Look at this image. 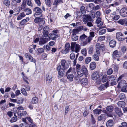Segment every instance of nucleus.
I'll return each mask as SVG.
<instances>
[{
	"label": "nucleus",
	"mask_w": 127,
	"mask_h": 127,
	"mask_svg": "<svg viewBox=\"0 0 127 127\" xmlns=\"http://www.w3.org/2000/svg\"><path fill=\"white\" fill-rule=\"evenodd\" d=\"M127 84L126 82L124 80H122L120 81L119 83L118 87V88H120L121 86H124Z\"/></svg>",
	"instance_id": "obj_19"
},
{
	"label": "nucleus",
	"mask_w": 127,
	"mask_h": 127,
	"mask_svg": "<svg viewBox=\"0 0 127 127\" xmlns=\"http://www.w3.org/2000/svg\"><path fill=\"white\" fill-rule=\"evenodd\" d=\"M43 48L46 49L48 51L50 50L51 49V47L48 45H44L43 46Z\"/></svg>",
	"instance_id": "obj_61"
},
{
	"label": "nucleus",
	"mask_w": 127,
	"mask_h": 127,
	"mask_svg": "<svg viewBox=\"0 0 127 127\" xmlns=\"http://www.w3.org/2000/svg\"><path fill=\"white\" fill-rule=\"evenodd\" d=\"M102 110L100 109H96L93 110L94 113L96 115H98L101 113Z\"/></svg>",
	"instance_id": "obj_30"
},
{
	"label": "nucleus",
	"mask_w": 127,
	"mask_h": 127,
	"mask_svg": "<svg viewBox=\"0 0 127 127\" xmlns=\"http://www.w3.org/2000/svg\"><path fill=\"white\" fill-rule=\"evenodd\" d=\"M49 30V28L47 26L44 27L43 29V34L45 37H46L48 35L49 32L48 31Z\"/></svg>",
	"instance_id": "obj_12"
},
{
	"label": "nucleus",
	"mask_w": 127,
	"mask_h": 127,
	"mask_svg": "<svg viewBox=\"0 0 127 127\" xmlns=\"http://www.w3.org/2000/svg\"><path fill=\"white\" fill-rule=\"evenodd\" d=\"M106 109L108 111L111 112L113 111L114 107L112 105H109L106 107Z\"/></svg>",
	"instance_id": "obj_25"
},
{
	"label": "nucleus",
	"mask_w": 127,
	"mask_h": 127,
	"mask_svg": "<svg viewBox=\"0 0 127 127\" xmlns=\"http://www.w3.org/2000/svg\"><path fill=\"white\" fill-rule=\"evenodd\" d=\"M116 42L114 40H112L110 41L109 43L110 46L112 48L116 46Z\"/></svg>",
	"instance_id": "obj_23"
},
{
	"label": "nucleus",
	"mask_w": 127,
	"mask_h": 127,
	"mask_svg": "<svg viewBox=\"0 0 127 127\" xmlns=\"http://www.w3.org/2000/svg\"><path fill=\"white\" fill-rule=\"evenodd\" d=\"M17 2L15 0H13L11 2L12 5L13 6H15L17 5Z\"/></svg>",
	"instance_id": "obj_60"
},
{
	"label": "nucleus",
	"mask_w": 127,
	"mask_h": 127,
	"mask_svg": "<svg viewBox=\"0 0 127 127\" xmlns=\"http://www.w3.org/2000/svg\"><path fill=\"white\" fill-rule=\"evenodd\" d=\"M81 53L83 55L86 56L87 55V50L86 48L82 49L81 51Z\"/></svg>",
	"instance_id": "obj_41"
},
{
	"label": "nucleus",
	"mask_w": 127,
	"mask_h": 127,
	"mask_svg": "<svg viewBox=\"0 0 127 127\" xmlns=\"http://www.w3.org/2000/svg\"><path fill=\"white\" fill-rule=\"evenodd\" d=\"M92 39L90 37H88L86 39V41H84L83 43L85 45H86L87 43H90L91 41L92 40Z\"/></svg>",
	"instance_id": "obj_33"
},
{
	"label": "nucleus",
	"mask_w": 127,
	"mask_h": 127,
	"mask_svg": "<svg viewBox=\"0 0 127 127\" xmlns=\"http://www.w3.org/2000/svg\"><path fill=\"white\" fill-rule=\"evenodd\" d=\"M121 91L123 92H127V84L123 86L121 89Z\"/></svg>",
	"instance_id": "obj_42"
},
{
	"label": "nucleus",
	"mask_w": 127,
	"mask_h": 127,
	"mask_svg": "<svg viewBox=\"0 0 127 127\" xmlns=\"http://www.w3.org/2000/svg\"><path fill=\"white\" fill-rule=\"evenodd\" d=\"M70 48V44L68 43H66L65 45V49L62 50V52L63 54H66L68 53L69 51Z\"/></svg>",
	"instance_id": "obj_9"
},
{
	"label": "nucleus",
	"mask_w": 127,
	"mask_h": 127,
	"mask_svg": "<svg viewBox=\"0 0 127 127\" xmlns=\"http://www.w3.org/2000/svg\"><path fill=\"white\" fill-rule=\"evenodd\" d=\"M58 32L57 30H53L52 32L50 33L47 36L49 38L52 40H55L59 37V35L57 34Z\"/></svg>",
	"instance_id": "obj_3"
},
{
	"label": "nucleus",
	"mask_w": 127,
	"mask_h": 127,
	"mask_svg": "<svg viewBox=\"0 0 127 127\" xmlns=\"http://www.w3.org/2000/svg\"><path fill=\"white\" fill-rule=\"evenodd\" d=\"M66 62V61L64 60H63L61 61V64L62 65V67L63 68H64Z\"/></svg>",
	"instance_id": "obj_51"
},
{
	"label": "nucleus",
	"mask_w": 127,
	"mask_h": 127,
	"mask_svg": "<svg viewBox=\"0 0 127 127\" xmlns=\"http://www.w3.org/2000/svg\"><path fill=\"white\" fill-rule=\"evenodd\" d=\"M113 124V120H109L107 122L106 125L107 127H112Z\"/></svg>",
	"instance_id": "obj_20"
},
{
	"label": "nucleus",
	"mask_w": 127,
	"mask_h": 127,
	"mask_svg": "<svg viewBox=\"0 0 127 127\" xmlns=\"http://www.w3.org/2000/svg\"><path fill=\"white\" fill-rule=\"evenodd\" d=\"M93 52V48L92 47H90L88 51V53L90 54H92Z\"/></svg>",
	"instance_id": "obj_54"
},
{
	"label": "nucleus",
	"mask_w": 127,
	"mask_h": 127,
	"mask_svg": "<svg viewBox=\"0 0 127 127\" xmlns=\"http://www.w3.org/2000/svg\"><path fill=\"white\" fill-rule=\"evenodd\" d=\"M25 57L26 58L28 59L29 60L32 56L30 54L28 53H26L25 54Z\"/></svg>",
	"instance_id": "obj_44"
},
{
	"label": "nucleus",
	"mask_w": 127,
	"mask_h": 127,
	"mask_svg": "<svg viewBox=\"0 0 127 127\" xmlns=\"http://www.w3.org/2000/svg\"><path fill=\"white\" fill-rule=\"evenodd\" d=\"M98 89L99 90L102 91L105 89V86L104 85H102L99 87L98 88Z\"/></svg>",
	"instance_id": "obj_62"
},
{
	"label": "nucleus",
	"mask_w": 127,
	"mask_h": 127,
	"mask_svg": "<svg viewBox=\"0 0 127 127\" xmlns=\"http://www.w3.org/2000/svg\"><path fill=\"white\" fill-rule=\"evenodd\" d=\"M30 20V18L29 17H27L26 19H24L22 20L20 23V24L21 25H24L27 22Z\"/></svg>",
	"instance_id": "obj_22"
},
{
	"label": "nucleus",
	"mask_w": 127,
	"mask_h": 127,
	"mask_svg": "<svg viewBox=\"0 0 127 127\" xmlns=\"http://www.w3.org/2000/svg\"><path fill=\"white\" fill-rule=\"evenodd\" d=\"M71 52L77 53L79 52L81 49L80 46L79 44H76L75 42H72L71 43Z\"/></svg>",
	"instance_id": "obj_2"
},
{
	"label": "nucleus",
	"mask_w": 127,
	"mask_h": 127,
	"mask_svg": "<svg viewBox=\"0 0 127 127\" xmlns=\"http://www.w3.org/2000/svg\"><path fill=\"white\" fill-rule=\"evenodd\" d=\"M121 55V53L120 52H118L117 50H116L114 51L113 53V58L114 59H115L116 57H120Z\"/></svg>",
	"instance_id": "obj_15"
},
{
	"label": "nucleus",
	"mask_w": 127,
	"mask_h": 127,
	"mask_svg": "<svg viewBox=\"0 0 127 127\" xmlns=\"http://www.w3.org/2000/svg\"><path fill=\"white\" fill-rule=\"evenodd\" d=\"M123 35V34L121 32H117L116 33V38L119 41H122L125 39V38L121 37Z\"/></svg>",
	"instance_id": "obj_16"
},
{
	"label": "nucleus",
	"mask_w": 127,
	"mask_h": 127,
	"mask_svg": "<svg viewBox=\"0 0 127 127\" xmlns=\"http://www.w3.org/2000/svg\"><path fill=\"white\" fill-rule=\"evenodd\" d=\"M125 103L123 101H119L118 103V105L120 107H123L125 105Z\"/></svg>",
	"instance_id": "obj_26"
},
{
	"label": "nucleus",
	"mask_w": 127,
	"mask_h": 127,
	"mask_svg": "<svg viewBox=\"0 0 127 127\" xmlns=\"http://www.w3.org/2000/svg\"><path fill=\"white\" fill-rule=\"evenodd\" d=\"M17 116L13 117L10 120V122L11 123H13L16 122L17 120Z\"/></svg>",
	"instance_id": "obj_49"
},
{
	"label": "nucleus",
	"mask_w": 127,
	"mask_h": 127,
	"mask_svg": "<svg viewBox=\"0 0 127 127\" xmlns=\"http://www.w3.org/2000/svg\"><path fill=\"white\" fill-rule=\"evenodd\" d=\"M22 121L28 124L33 122L32 120L30 117H27L25 118H23Z\"/></svg>",
	"instance_id": "obj_14"
},
{
	"label": "nucleus",
	"mask_w": 127,
	"mask_h": 127,
	"mask_svg": "<svg viewBox=\"0 0 127 127\" xmlns=\"http://www.w3.org/2000/svg\"><path fill=\"white\" fill-rule=\"evenodd\" d=\"M121 15L123 17H125L127 16V7H123L120 11Z\"/></svg>",
	"instance_id": "obj_6"
},
{
	"label": "nucleus",
	"mask_w": 127,
	"mask_h": 127,
	"mask_svg": "<svg viewBox=\"0 0 127 127\" xmlns=\"http://www.w3.org/2000/svg\"><path fill=\"white\" fill-rule=\"evenodd\" d=\"M22 10V8L21 7H16L14 9V11L18 12H20L21 10Z\"/></svg>",
	"instance_id": "obj_46"
},
{
	"label": "nucleus",
	"mask_w": 127,
	"mask_h": 127,
	"mask_svg": "<svg viewBox=\"0 0 127 127\" xmlns=\"http://www.w3.org/2000/svg\"><path fill=\"white\" fill-rule=\"evenodd\" d=\"M101 19L100 18L98 17L97 19L96 23L97 24V26L99 27H100L103 25V22L101 21Z\"/></svg>",
	"instance_id": "obj_21"
},
{
	"label": "nucleus",
	"mask_w": 127,
	"mask_h": 127,
	"mask_svg": "<svg viewBox=\"0 0 127 127\" xmlns=\"http://www.w3.org/2000/svg\"><path fill=\"white\" fill-rule=\"evenodd\" d=\"M92 19L89 15H83V21L85 24H86L88 21H91Z\"/></svg>",
	"instance_id": "obj_10"
},
{
	"label": "nucleus",
	"mask_w": 127,
	"mask_h": 127,
	"mask_svg": "<svg viewBox=\"0 0 127 127\" xmlns=\"http://www.w3.org/2000/svg\"><path fill=\"white\" fill-rule=\"evenodd\" d=\"M36 18L34 20V22L35 23L38 24H44L45 22L42 19L40 18V17Z\"/></svg>",
	"instance_id": "obj_11"
},
{
	"label": "nucleus",
	"mask_w": 127,
	"mask_h": 127,
	"mask_svg": "<svg viewBox=\"0 0 127 127\" xmlns=\"http://www.w3.org/2000/svg\"><path fill=\"white\" fill-rule=\"evenodd\" d=\"M106 118V115L105 114H101L100 116L98 117V120L99 121L104 120Z\"/></svg>",
	"instance_id": "obj_28"
},
{
	"label": "nucleus",
	"mask_w": 127,
	"mask_h": 127,
	"mask_svg": "<svg viewBox=\"0 0 127 127\" xmlns=\"http://www.w3.org/2000/svg\"><path fill=\"white\" fill-rule=\"evenodd\" d=\"M33 11L35 12L34 14V16L35 17H40L42 15L41 13L42 11L38 7H35L33 9Z\"/></svg>",
	"instance_id": "obj_4"
},
{
	"label": "nucleus",
	"mask_w": 127,
	"mask_h": 127,
	"mask_svg": "<svg viewBox=\"0 0 127 127\" xmlns=\"http://www.w3.org/2000/svg\"><path fill=\"white\" fill-rule=\"evenodd\" d=\"M80 11L83 13L85 12L86 11V10L85 7L84 6H82L80 8Z\"/></svg>",
	"instance_id": "obj_63"
},
{
	"label": "nucleus",
	"mask_w": 127,
	"mask_h": 127,
	"mask_svg": "<svg viewBox=\"0 0 127 127\" xmlns=\"http://www.w3.org/2000/svg\"><path fill=\"white\" fill-rule=\"evenodd\" d=\"M25 12L26 15H28L31 14L32 13V11L29 8H27L24 9V10Z\"/></svg>",
	"instance_id": "obj_31"
},
{
	"label": "nucleus",
	"mask_w": 127,
	"mask_h": 127,
	"mask_svg": "<svg viewBox=\"0 0 127 127\" xmlns=\"http://www.w3.org/2000/svg\"><path fill=\"white\" fill-rule=\"evenodd\" d=\"M45 1L46 5L48 6H50L51 4L50 0H45Z\"/></svg>",
	"instance_id": "obj_55"
},
{
	"label": "nucleus",
	"mask_w": 127,
	"mask_h": 127,
	"mask_svg": "<svg viewBox=\"0 0 127 127\" xmlns=\"http://www.w3.org/2000/svg\"><path fill=\"white\" fill-rule=\"evenodd\" d=\"M91 58L90 57H87L85 60V63L86 64H88L91 61Z\"/></svg>",
	"instance_id": "obj_50"
},
{
	"label": "nucleus",
	"mask_w": 127,
	"mask_h": 127,
	"mask_svg": "<svg viewBox=\"0 0 127 127\" xmlns=\"http://www.w3.org/2000/svg\"><path fill=\"white\" fill-rule=\"evenodd\" d=\"M38 53L39 54L43 53L44 52V49L41 48H39L37 49Z\"/></svg>",
	"instance_id": "obj_56"
},
{
	"label": "nucleus",
	"mask_w": 127,
	"mask_h": 127,
	"mask_svg": "<svg viewBox=\"0 0 127 127\" xmlns=\"http://www.w3.org/2000/svg\"><path fill=\"white\" fill-rule=\"evenodd\" d=\"M72 38L73 41H75L78 40V36L74 33L73 32L72 33Z\"/></svg>",
	"instance_id": "obj_32"
},
{
	"label": "nucleus",
	"mask_w": 127,
	"mask_h": 127,
	"mask_svg": "<svg viewBox=\"0 0 127 127\" xmlns=\"http://www.w3.org/2000/svg\"><path fill=\"white\" fill-rule=\"evenodd\" d=\"M91 77L93 80H96L98 79L100 77L99 73L98 72H95L92 74Z\"/></svg>",
	"instance_id": "obj_7"
},
{
	"label": "nucleus",
	"mask_w": 127,
	"mask_h": 127,
	"mask_svg": "<svg viewBox=\"0 0 127 127\" xmlns=\"http://www.w3.org/2000/svg\"><path fill=\"white\" fill-rule=\"evenodd\" d=\"M106 32V30L105 29H103L99 31L98 33L99 35H101L105 33Z\"/></svg>",
	"instance_id": "obj_40"
},
{
	"label": "nucleus",
	"mask_w": 127,
	"mask_h": 127,
	"mask_svg": "<svg viewBox=\"0 0 127 127\" xmlns=\"http://www.w3.org/2000/svg\"><path fill=\"white\" fill-rule=\"evenodd\" d=\"M125 98V95L124 94L121 93L120 94L118 97V99L119 100H124Z\"/></svg>",
	"instance_id": "obj_29"
},
{
	"label": "nucleus",
	"mask_w": 127,
	"mask_h": 127,
	"mask_svg": "<svg viewBox=\"0 0 127 127\" xmlns=\"http://www.w3.org/2000/svg\"><path fill=\"white\" fill-rule=\"evenodd\" d=\"M21 92L25 96H27V94L24 88H22Z\"/></svg>",
	"instance_id": "obj_45"
},
{
	"label": "nucleus",
	"mask_w": 127,
	"mask_h": 127,
	"mask_svg": "<svg viewBox=\"0 0 127 127\" xmlns=\"http://www.w3.org/2000/svg\"><path fill=\"white\" fill-rule=\"evenodd\" d=\"M63 1L62 0H56L54 1L53 4L56 5L59 3H63Z\"/></svg>",
	"instance_id": "obj_39"
},
{
	"label": "nucleus",
	"mask_w": 127,
	"mask_h": 127,
	"mask_svg": "<svg viewBox=\"0 0 127 127\" xmlns=\"http://www.w3.org/2000/svg\"><path fill=\"white\" fill-rule=\"evenodd\" d=\"M29 127H36V126L34 124L33 122L28 124Z\"/></svg>",
	"instance_id": "obj_64"
},
{
	"label": "nucleus",
	"mask_w": 127,
	"mask_h": 127,
	"mask_svg": "<svg viewBox=\"0 0 127 127\" xmlns=\"http://www.w3.org/2000/svg\"><path fill=\"white\" fill-rule=\"evenodd\" d=\"M75 54L73 52H72L70 55V58L71 60H73L75 58Z\"/></svg>",
	"instance_id": "obj_48"
},
{
	"label": "nucleus",
	"mask_w": 127,
	"mask_h": 127,
	"mask_svg": "<svg viewBox=\"0 0 127 127\" xmlns=\"http://www.w3.org/2000/svg\"><path fill=\"white\" fill-rule=\"evenodd\" d=\"M73 77L74 75L72 74H69L67 76V79L71 82L73 80Z\"/></svg>",
	"instance_id": "obj_37"
},
{
	"label": "nucleus",
	"mask_w": 127,
	"mask_h": 127,
	"mask_svg": "<svg viewBox=\"0 0 127 127\" xmlns=\"http://www.w3.org/2000/svg\"><path fill=\"white\" fill-rule=\"evenodd\" d=\"M126 19H120L118 21V22L119 23L122 25H123L125 24Z\"/></svg>",
	"instance_id": "obj_38"
},
{
	"label": "nucleus",
	"mask_w": 127,
	"mask_h": 127,
	"mask_svg": "<svg viewBox=\"0 0 127 127\" xmlns=\"http://www.w3.org/2000/svg\"><path fill=\"white\" fill-rule=\"evenodd\" d=\"M24 99L22 97H20L18 99H17V102L18 104H22V103Z\"/></svg>",
	"instance_id": "obj_36"
},
{
	"label": "nucleus",
	"mask_w": 127,
	"mask_h": 127,
	"mask_svg": "<svg viewBox=\"0 0 127 127\" xmlns=\"http://www.w3.org/2000/svg\"><path fill=\"white\" fill-rule=\"evenodd\" d=\"M77 74L80 77L82 76L84 74L85 76L87 77L88 74L87 69L85 66H83L81 69H79L77 70Z\"/></svg>",
	"instance_id": "obj_1"
},
{
	"label": "nucleus",
	"mask_w": 127,
	"mask_h": 127,
	"mask_svg": "<svg viewBox=\"0 0 127 127\" xmlns=\"http://www.w3.org/2000/svg\"><path fill=\"white\" fill-rule=\"evenodd\" d=\"M46 80L47 83H51L52 80L51 75L49 74H47L46 75Z\"/></svg>",
	"instance_id": "obj_18"
},
{
	"label": "nucleus",
	"mask_w": 127,
	"mask_h": 127,
	"mask_svg": "<svg viewBox=\"0 0 127 127\" xmlns=\"http://www.w3.org/2000/svg\"><path fill=\"white\" fill-rule=\"evenodd\" d=\"M96 64L94 62L91 63L90 64V68L91 70L94 69L96 67Z\"/></svg>",
	"instance_id": "obj_27"
},
{
	"label": "nucleus",
	"mask_w": 127,
	"mask_h": 127,
	"mask_svg": "<svg viewBox=\"0 0 127 127\" xmlns=\"http://www.w3.org/2000/svg\"><path fill=\"white\" fill-rule=\"evenodd\" d=\"M113 70L112 68H109L107 71V74L108 75L111 74L113 73Z\"/></svg>",
	"instance_id": "obj_58"
},
{
	"label": "nucleus",
	"mask_w": 127,
	"mask_h": 127,
	"mask_svg": "<svg viewBox=\"0 0 127 127\" xmlns=\"http://www.w3.org/2000/svg\"><path fill=\"white\" fill-rule=\"evenodd\" d=\"M93 58L94 60L96 61H98L99 59L98 56L95 54L93 55Z\"/></svg>",
	"instance_id": "obj_52"
},
{
	"label": "nucleus",
	"mask_w": 127,
	"mask_h": 127,
	"mask_svg": "<svg viewBox=\"0 0 127 127\" xmlns=\"http://www.w3.org/2000/svg\"><path fill=\"white\" fill-rule=\"evenodd\" d=\"M69 110V108L68 106H66L65 108V114L66 115Z\"/></svg>",
	"instance_id": "obj_57"
},
{
	"label": "nucleus",
	"mask_w": 127,
	"mask_h": 127,
	"mask_svg": "<svg viewBox=\"0 0 127 127\" xmlns=\"http://www.w3.org/2000/svg\"><path fill=\"white\" fill-rule=\"evenodd\" d=\"M48 41L47 38L42 37L39 41V44L40 45H42L47 42Z\"/></svg>",
	"instance_id": "obj_17"
},
{
	"label": "nucleus",
	"mask_w": 127,
	"mask_h": 127,
	"mask_svg": "<svg viewBox=\"0 0 127 127\" xmlns=\"http://www.w3.org/2000/svg\"><path fill=\"white\" fill-rule=\"evenodd\" d=\"M87 37V36L85 34H84L80 36V39L81 40H84Z\"/></svg>",
	"instance_id": "obj_53"
},
{
	"label": "nucleus",
	"mask_w": 127,
	"mask_h": 127,
	"mask_svg": "<svg viewBox=\"0 0 127 127\" xmlns=\"http://www.w3.org/2000/svg\"><path fill=\"white\" fill-rule=\"evenodd\" d=\"M76 14L78 16L76 17L79 18L82 15V12L80 11H77L76 12Z\"/></svg>",
	"instance_id": "obj_59"
},
{
	"label": "nucleus",
	"mask_w": 127,
	"mask_h": 127,
	"mask_svg": "<svg viewBox=\"0 0 127 127\" xmlns=\"http://www.w3.org/2000/svg\"><path fill=\"white\" fill-rule=\"evenodd\" d=\"M107 79V76L106 75L103 76L102 79V81L103 82H105L106 81Z\"/></svg>",
	"instance_id": "obj_47"
},
{
	"label": "nucleus",
	"mask_w": 127,
	"mask_h": 127,
	"mask_svg": "<svg viewBox=\"0 0 127 127\" xmlns=\"http://www.w3.org/2000/svg\"><path fill=\"white\" fill-rule=\"evenodd\" d=\"M57 69L58 72L59 77L61 78L63 77L64 75V73H65V68L62 67L60 65H59L57 67Z\"/></svg>",
	"instance_id": "obj_5"
},
{
	"label": "nucleus",
	"mask_w": 127,
	"mask_h": 127,
	"mask_svg": "<svg viewBox=\"0 0 127 127\" xmlns=\"http://www.w3.org/2000/svg\"><path fill=\"white\" fill-rule=\"evenodd\" d=\"M81 83L83 85H86L88 83V80L87 78H85L82 79L81 80Z\"/></svg>",
	"instance_id": "obj_24"
},
{
	"label": "nucleus",
	"mask_w": 127,
	"mask_h": 127,
	"mask_svg": "<svg viewBox=\"0 0 127 127\" xmlns=\"http://www.w3.org/2000/svg\"><path fill=\"white\" fill-rule=\"evenodd\" d=\"M21 74L22 75V77L23 80L27 83L29 84V82L27 80L28 79V78L25 75L23 72H22L21 73Z\"/></svg>",
	"instance_id": "obj_35"
},
{
	"label": "nucleus",
	"mask_w": 127,
	"mask_h": 127,
	"mask_svg": "<svg viewBox=\"0 0 127 127\" xmlns=\"http://www.w3.org/2000/svg\"><path fill=\"white\" fill-rule=\"evenodd\" d=\"M38 101V98L36 96L32 98V102L33 103H36Z\"/></svg>",
	"instance_id": "obj_34"
},
{
	"label": "nucleus",
	"mask_w": 127,
	"mask_h": 127,
	"mask_svg": "<svg viewBox=\"0 0 127 127\" xmlns=\"http://www.w3.org/2000/svg\"><path fill=\"white\" fill-rule=\"evenodd\" d=\"M116 78L113 75L109 77L108 81L110 82V84L112 85L116 84Z\"/></svg>",
	"instance_id": "obj_8"
},
{
	"label": "nucleus",
	"mask_w": 127,
	"mask_h": 127,
	"mask_svg": "<svg viewBox=\"0 0 127 127\" xmlns=\"http://www.w3.org/2000/svg\"><path fill=\"white\" fill-rule=\"evenodd\" d=\"M114 111L117 115L119 117H121L123 115L121 109L117 107L114 108Z\"/></svg>",
	"instance_id": "obj_13"
},
{
	"label": "nucleus",
	"mask_w": 127,
	"mask_h": 127,
	"mask_svg": "<svg viewBox=\"0 0 127 127\" xmlns=\"http://www.w3.org/2000/svg\"><path fill=\"white\" fill-rule=\"evenodd\" d=\"M3 3L6 6H8L10 4V2L9 0H5L3 2Z\"/></svg>",
	"instance_id": "obj_43"
}]
</instances>
